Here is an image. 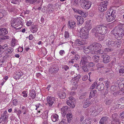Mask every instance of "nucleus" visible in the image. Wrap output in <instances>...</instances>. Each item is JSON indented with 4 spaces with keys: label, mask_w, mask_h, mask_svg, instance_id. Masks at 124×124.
Listing matches in <instances>:
<instances>
[{
    "label": "nucleus",
    "mask_w": 124,
    "mask_h": 124,
    "mask_svg": "<svg viewBox=\"0 0 124 124\" xmlns=\"http://www.w3.org/2000/svg\"><path fill=\"white\" fill-rule=\"evenodd\" d=\"M113 50L112 49H110L109 48H106L105 49V51L109 52L112 51Z\"/></svg>",
    "instance_id": "obj_64"
},
{
    "label": "nucleus",
    "mask_w": 124,
    "mask_h": 124,
    "mask_svg": "<svg viewBox=\"0 0 124 124\" xmlns=\"http://www.w3.org/2000/svg\"><path fill=\"white\" fill-rule=\"evenodd\" d=\"M80 35L79 37L82 39H85L88 38L87 33L86 32L84 28L81 29L80 32Z\"/></svg>",
    "instance_id": "obj_9"
},
{
    "label": "nucleus",
    "mask_w": 124,
    "mask_h": 124,
    "mask_svg": "<svg viewBox=\"0 0 124 124\" xmlns=\"http://www.w3.org/2000/svg\"><path fill=\"white\" fill-rule=\"evenodd\" d=\"M13 52H12L11 53H4V54H5V55L4 57V58H8L10 57L11 55H12Z\"/></svg>",
    "instance_id": "obj_43"
},
{
    "label": "nucleus",
    "mask_w": 124,
    "mask_h": 124,
    "mask_svg": "<svg viewBox=\"0 0 124 124\" xmlns=\"http://www.w3.org/2000/svg\"><path fill=\"white\" fill-rule=\"evenodd\" d=\"M51 118L53 122H55L58 120V116L57 114H55L52 116Z\"/></svg>",
    "instance_id": "obj_27"
},
{
    "label": "nucleus",
    "mask_w": 124,
    "mask_h": 124,
    "mask_svg": "<svg viewBox=\"0 0 124 124\" xmlns=\"http://www.w3.org/2000/svg\"><path fill=\"white\" fill-rule=\"evenodd\" d=\"M104 85L102 83H101L99 84H97L96 88L99 91H101L103 90L104 88Z\"/></svg>",
    "instance_id": "obj_23"
},
{
    "label": "nucleus",
    "mask_w": 124,
    "mask_h": 124,
    "mask_svg": "<svg viewBox=\"0 0 124 124\" xmlns=\"http://www.w3.org/2000/svg\"><path fill=\"white\" fill-rule=\"evenodd\" d=\"M96 84L97 82H94L92 85L90 87V89H94Z\"/></svg>",
    "instance_id": "obj_57"
},
{
    "label": "nucleus",
    "mask_w": 124,
    "mask_h": 124,
    "mask_svg": "<svg viewBox=\"0 0 124 124\" xmlns=\"http://www.w3.org/2000/svg\"><path fill=\"white\" fill-rule=\"evenodd\" d=\"M22 23L18 18H13L11 21V25L17 30H20L22 27Z\"/></svg>",
    "instance_id": "obj_2"
},
{
    "label": "nucleus",
    "mask_w": 124,
    "mask_h": 124,
    "mask_svg": "<svg viewBox=\"0 0 124 124\" xmlns=\"http://www.w3.org/2000/svg\"><path fill=\"white\" fill-rule=\"evenodd\" d=\"M80 2L81 7L84 9H88L91 6V4L89 0H80Z\"/></svg>",
    "instance_id": "obj_5"
},
{
    "label": "nucleus",
    "mask_w": 124,
    "mask_h": 124,
    "mask_svg": "<svg viewBox=\"0 0 124 124\" xmlns=\"http://www.w3.org/2000/svg\"><path fill=\"white\" fill-rule=\"evenodd\" d=\"M110 84V82L109 81H107L106 82L105 86H106L107 89L109 87Z\"/></svg>",
    "instance_id": "obj_55"
},
{
    "label": "nucleus",
    "mask_w": 124,
    "mask_h": 124,
    "mask_svg": "<svg viewBox=\"0 0 124 124\" xmlns=\"http://www.w3.org/2000/svg\"><path fill=\"white\" fill-rule=\"evenodd\" d=\"M77 21L78 22H79V23H78V25L82 24L84 22L83 18L81 16L78 17Z\"/></svg>",
    "instance_id": "obj_33"
},
{
    "label": "nucleus",
    "mask_w": 124,
    "mask_h": 124,
    "mask_svg": "<svg viewBox=\"0 0 124 124\" xmlns=\"http://www.w3.org/2000/svg\"><path fill=\"white\" fill-rule=\"evenodd\" d=\"M8 31L5 28H1L0 29V35L2 36L8 33Z\"/></svg>",
    "instance_id": "obj_18"
},
{
    "label": "nucleus",
    "mask_w": 124,
    "mask_h": 124,
    "mask_svg": "<svg viewBox=\"0 0 124 124\" xmlns=\"http://www.w3.org/2000/svg\"><path fill=\"white\" fill-rule=\"evenodd\" d=\"M101 57L103 59L102 62L104 63H106L110 61L109 56L106 54L102 55Z\"/></svg>",
    "instance_id": "obj_13"
},
{
    "label": "nucleus",
    "mask_w": 124,
    "mask_h": 124,
    "mask_svg": "<svg viewBox=\"0 0 124 124\" xmlns=\"http://www.w3.org/2000/svg\"><path fill=\"white\" fill-rule=\"evenodd\" d=\"M90 46H91V45L88 46L87 48L85 49L84 48L83 50V52L86 54H88L90 53L91 54H93L92 53L93 52V50H91V48H90V47H91Z\"/></svg>",
    "instance_id": "obj_20"
},
{
    "label": "nucleus",
    "mask_w": 124,
    "mask_h": 124,
    "mask_svg": "<svg viewBox=\"0 0 124 124\" xmlns=\"http://www.w3.org/2000/svg\"><path fill=\"white\" fill-rule=\"evenodd\" d=\"M116 83L120 89H122L123 90L124 88V79L122 78L119 79L117 81Z\"/></svg>",
    "instance_id": "obj_11"
},
{
    "label": "nucleus",
    "mask_w": 124,
    "mask_h": 124,
    "mask_svg": "<svg viewBox=\"0 0 124 124\" xmlns=\"http://www.w3.org/2000/svg\"><path fill=\"white\" fill-rule=\"evenodd\" d=\"M47 101L48 105L51 106L55 102V99L54 97H48L47 98Z\"/></svg>",
    "instance_id": "obj_12"
},
{
    "label": "nucleus",
    "mask_w": 124,
    "mask_h": 124,
    "mask_svg": "<svg viewBox=\"0 0 124 124\" xmlns=\"http://www.w3.org/2000/svg\"><path fill=\"white\" fill-rule=\"evenodd\" d=\"M112 117L113 122L115 121H118L119 120L118 116L116 114H114L112 115Z\"/></svg>",
    "instance_id": "obj_31"
},
{
    "label": "nucleus",
    "mask_w": 124,
    "mask_h": 124,
    "mask_svg": "<svg viewBox=\"0 0 124 124\" xmlns=\"http://www.w3.org/2000/svg\"><path fill=\"white\" fill-rule=\"evenodd\" d=\"M53 68L54 70L53 71H54L55 73H56V72L58 71L59 70V67H54Z\"/></svg>",
    "instance_id": "obj_62"
},
{
    "label": "nucleus",
    "mask_w": 124,
    "mask_h": 124,
    "mask_svg": "<svg viewBox=\"0 0 124 124\" xmlns=\"http://www.w3.org/2000/svg\"><path fill=\"white\" fill-rule=\"evenodd\" d=\"M80 64L82 69L85 72H88L89 71L90 69V68L88 66H87L86 64L85 63L82 64V63H80Z\"/></svg>",
    "instance_id": "obj_14"
},
{
    "label": "nucleus",
    "mask_w": 124,
    "mask_h": 124,
    "mask_svg": "<svg viewBox=\"0 0 124 124\" xmlns=\"http://www.w3.org/2000/svg\"><path fill=\"white\" fill-rule=\"evenodd\" d=\"M80 77L81 75H79L76 76H74L73 78L72 79L71 81L73 82V83L76 84L78 83Z\"/></svg>",
    "instance_id": "obj_21"
},
{
    "label": "nucleus",
    "mask_w": 124,
    "mask_h": 124,
    "mask_svg": "<svg viewBox=\"0 0 124 124\" xmlns=\"http://www.w3.org/2000/svg\"><path fill=\"white\" fill-rule=\"evenodd\" d=\"M93 54H96L97 55H104L105 54L101 50V49L97 50L96 51H94L92 53Z\"/></svg>",
    "instance_id": "obj_26"
},
{
    "label": "nucleus",
    "mask_w": 124,
    "mask_h": 124,
    "mask_svg": "<svg viewBox=\"0 0 124 124\" xmlns=\"http://www.w3.org/2000/svg\"><path fill=\"white\" fill-rule=\"evenodd\" d=\"M107 123V118L106 117H102L100 121V123L101 124H106Z\"/></svg>",
    "instance_id": "obj_24"
},
{
    "label": "nucleus",
    "mask_w": 124,
    "mask_h": 124,
    "mask_svg": "<svg viewBox=\"0 0 124 124\" xmlns=\"http://www.w3.org/2000/svg\"><path fill=\"white\" fill-rule=\"evenodd\" d=\"M0 12L2 13L3 16H5L6 14V12L3 9H0Z\"/></svg>",
    "instance_id": "obj_56"
},
{
    "label": "nucleus",
    "mask_w": 124,
    "mask_h": 124,
    "mask_svg": "<svg viewBox=\"0 0 124 124\" xmlns=\"http://www.w3.org/2000/svg\"><path fill=\"white\" fill-rule=\"evenodd\" d=\"M4 41L6 40L7 39H9L10 38V37L8 36H6L2 37Z\"/></svg>",
    "instance_id": "obj_59"
},
{
    "label": "nucleus",
    "mask_w": 124,
    "mask_h": 124,
    "mask_svg": "<svg viewBox=\"0 0 124 124\" xmlns=\"http://www.w3.org/2000/svg\"><path fill=\"white\" fill-rule=\"evenodd\" d=\"M115 10H110V11L106 12V16L107 21L109 22H112L114 21L116 17Z\"/></svg>",
    "instance_id": "obj_3"
},
{
    "label": "nucleus",
    "mask_w": 124,
    "mask_h": 124,
    "mask_svg": "<svg viewBox=\"0 0 124 124\" xmlns=\"http://www.w3.org/2000/svg\"><path fill=\"white\" fill-rule=\"evenodd\" d=\"M92 32H97L102 34H104L107 32V29L106 26L103 25H101L97 26L93 28L92 30Z\"/></svg>",
    "instance_id": "obj_1"
},
{
    "label": "nucleus",
    "mask_w": 124,
    "mask_h": 124,
    "mask_svg": "<svg viewBox=\"0 0 124 124\" xmlns=\"http://www.w3.org/2000/svg\"><path fill=\"white\" fill-rule=\"evenodd\" d=\"M95 36L97 37L98 39L100 41L104 39L103 35L102 34L99 33L97 32H94Z\"/></svg>",
    "instance_id": "obj_17"
},
{
    "label": "nucleus",
    "mask_w": 124,
    "mask_h": 124,
    "mask_svg": "<svg viewBox=\"0 0 124 124\" xmlns=\"http://www.w3.org/2000/svg\"><path fill=\"white\" fill-rule=\"evenodd\" d=\"M0 47L1 48H3L2 50L3 51V53L9 54V53H11L12 52H13V48L12 47H9L8 48L7 45V44L4 45L2 47L1 46Z\"/></svg>",
    "instance_id": "obj_6"
},
{
    "label": "nucleus",
    "mask_w": 124,
    "mask_h": 124,
    "mask_svg": "<svg viewBox=\"0 0 124 124\" xmlns=\"http://www.w3.org/2000/svg\"><path fill=\"white\" fill-rule=\"evenodd\" d=\"M75 101V99L73 97L71 96L69 97V100H67L66 103L71 108H73L75 107L74 103Z\"/></svg>",
    "instance_id": "obj_7"
},
{
    "label": "nucleus",
    "mask_w": 124,
    "mask_h": 124,
    "mask_svg": "<svg viewBox=\"0 0 124 124\" xmlns=\"http://www.w3.org/2000/svg\"><path fill=\"white\" fill-rule=\"evenodd\" d=\"M97 110H96V112L98 113H99L103 110V108L101 106L97 108Z\"/></svg>",
    "instance_id": "obj_49"
},
{
    "label": "nucleus",
    "mask_w": 124,
    "mask_h": 124,
    "mask_svg": "<svg viewBox=\"0 0 124 124\" xmlns=\"http://www.w3.org/2000/svg\"><path fill=\"white\" fill-rule=\"evenodd\" d=\"M29 96L32 99H34L36 97V93L35 90H32L30 91L29 93Z\"/></svg>",
    "instance_id": "obj_28"
},
{
    "label": "nucleus",
    "mask_w": 124,
    "mask_h": 124,
    "mask_svg": "<svg viewBox=\"0 0 124 124\" xmlns=\"http://www.w3.org/2000/svg\"><path fill=\"white\" fill-rule=\"evenodd\" d=\"M68 107L67 106L63 107L61 108V113L63 116H64L69 111Z\"/></svg>",
    "instance_id": "obj_16"
},
{
    "label": "nucleus",
    "mask_w": 124,
    "mask_h": 124,
    "mask_svg": "<svg viewBox=\"0 0 124 124\" xmlns=\"http://www.w3.org/2000/svg\"><path fill=\"white\" fill-rule=\"evenodd\" d=\"M80 58V56L79 55L77 54H76L74 58H73L74 60L76 61L78 60Z\"/></svg>",
    "instance_id": "obj_51"
},
{
    "label": "nucleus",
    "mask_w": 124,
    "mask_h": 124,
    "mask_svg": "<svg viewBox=\"0 0 124 124\" xmlns=\"http://www.w3.org/2000/svg\"><path fill=\"white\" fill-rule=\"evenodd\" d=\"M89 113H92L91 114L93 113H95L96 112V109L93 108H90L89 111Z\"/></svg>",
    "instance_id": "obj_47"
},
{
    "label": "nucleus",
    "mask_w": 124,
    "mask_h": 124,
    "mask_svg": "<svg viewBox=\"0 0 124 124\" xmlns=\"http://www.w3.org/2000/svg\"><path fill=\"white\" fill-rule=\"evenodd\" d=\"M77 13L80 14L81 15H85V13L83 11L81 10H78L77 11Z\"/></svg>",
    "instance_id": "obj_52"
},
{
    "label": "nucleus",
    "mask_w": 124,
    "mask_h": 124,
    "mask_svg": "<svg viewBox=\"0 0 124 124\" xmlns=\"http://www.w3.org/2000/svg\"><path fill=\"white\" fill-rule=\"evenodd\" d=\"M90 105V103L89 102H85L84 103L83 105V107L84 108H85L88 107Z\"/></svg>",
    "instance_id": "obj_42"
},
{
    "label": "nucleus",
    "mask_w": 124,
    "mask_h": 124,
    "mask_svg": "<svg viewBox=\"0 0 124 124\" xmlns=\"http://www.w3.org/2000/svg\"><path fill=\"white\" fill-rule=\"evenodd\" d=\"M31 30L32 32L33 33H34L37 31L38 29L36 26L32 25L31 26Z\"/></svg>",
    "instance_id": "obj_32"
},
{
    "label": "nucleus",
    "mask_w": 124,
    "mask_h": 124,
    "mask_svg": "<svg viewBox=\"0 0 124 124\" xmlns=\"http://www.w3.org/2000/svg\"><path fill=\"white\" fill-rule=\"evenodd\" d=\"M37 0H25L26 3L32 4L35 3Z\"/></svg>",
    "instance_id": "obj_35"
},
{
    "label": "nucleus",
    "mask_w": 124,
    "mask_h": 124,
    "mask_svg": "<svg viewBox=\"0 0 124 124\" xmlns=\"http://www.w3.org/2000/svg\"><path fill=\"white\" fill-rule=\"evenodd\" d=\"M68 27L72 29H74L76 26V23L74 21L68 22Z\"/></svg>",
    "instance_id": "obj_19"
},
{
    "label": "nucleus",
    "mask_w": 124,
    "mask_h": 124,
    "mask_svg": "<svg viewBox=\"0 0 124 124\" xmlns=\"http://www.w3.org/2000/svg\"><path fill=\"white\" fill-rule=\"evenodd\" d=\"M59 124H68V123H66L65 119L63 118Z\"/></svg>",
    "instance_id": "obj_54"
},
{
    "label": "nucleus",
    "mask_w": 124,
    "mask_h": 124,
    "mask_svg": "<svg viewBox=\"0 0 124 124\" xmlns=\"http://www.w3.org/2000/svg\"><path fill=\"white\" fill-rule=\"evenodd\" d=\"M124 32L123 29L120 28L115 31V29L111 31V33L115 36V38L118 40H120L122 37V34Z\"/></svg>",
    "instance_id": "obj_4"
},
{
    "label": "nucleus",
    "mask_w": 124,
    "mask_h": 124,
    "mask_svg": "<svg viewBox=\"0 0 124 124\" xmlns=\"http://www.w3.org/2000/svg\"><path fill=\"white\" fill-rule=\"evenodd\" d=\"M97 66L99 68H101L103 67V65L102 64L98 63L97 65Z\"/></svg>",
    "instance_id": "obj_58"
},
{
    "label": "nucleus",
    "mask_w": 124,
    "mask_h": 124,
    "mask_svg": "<svg viewBox=\"0 0 124 124\" xmlns=\"http://www.w3.org/2000/svg\"><path fill=\"white\" fill-rule=\"evenodd\" d=\"M96 93L97 91L95 90H93L91 91L90 93L89 99H91V98L93 97Z\"/></svg>",
    "instance_id": "obj_30"
},
{
    "label": "nucleus",
    "mask_w": 124,
    "mask_h": 124,
    "mask_svg": "<svg viewBox=\"0 0 124 124\" xmlns=\"http://www.w3.org/2000/svg\"><path fill=\"white\" fill-rule=\"evenodd\" d=\"M16 43V40L15 39H12L11 41V45L12 46H14Z\"/></svg>",
    "instance_id": "obj_45"
},
{
    "label": "nucleus",
    "mask_w": 124,
    "mask_h": 124,
    "mask_svg": "<svg viewBox=\"0 0 124 124\" xmlns=\"http://www.w3.org/2000/svg\"><path fill=\"white\" fill-rule=\"evenodd\" d=\"M108 2V1H106L102 2L100 4V6L101 7H107Z\"/></svg>",
    "instance_id": "obj_36"
},
{
    "label": "nucleus",
    "mask_w": 124,
    "mask_h": 124,
    "mask_svg": "<svg viewBox=\"0 0 124 124\" xmlns=\"http://www.w3.org/2000/svg\"><path fill=\"white\" fill-rule=\"evenodd\" d=\"M112 100L108 99L105 101V103L107 105H110L112 104Z\"/></svg>",
    "instance_id": "obj_37"
},
{
    "label": "nucleus",
    "mask_w": 124,
    "mask_h": 124,
    "mask_svg": "<svg viewBox=\"0 0 124 124\" xmlns=\"http://www.w3.org/2000/svg\"><path fill=\"white\" fill-rule=\"evenodd\" d=\"M101 45L99 43H95L91 45V50H93V51H96L98 49L101 47Z\"/></svg>",
    "instance_id": "obj_8"
},
{
    "label": "nucleus",
    "mask_w": 124,
    "mask_h": 124,
    "mask_svg": "<svg viewBox=\"0 0 124 124\" xmlns=\"http://www.w3.org/2000/svg\"><path fill=\"white\" fill-rule=\"evenodd\" d=\"M119 103H120V105H123L124 104V97H123L121 98L119 101Z\"/></svg>",
    "instance_id": "obj_48"
},
{
    "label": "nucleus",
    "mask_w": 124,
    "mask_h": 124,
    "mask_svg": "<svg viewBox=\"0 0 124 124\" xmlns=\"http://www.w3.org/2000/svg\"><path fill=\"white\" fill-rule=\"evenodd\" d=\"M54 10L53 5L51 4H48L47 7V11H48L49 12H50L53 11Z\"/></svg>",
    "instance_id": "obj_29"
},
{
    "label": "nucleus",
    "mask_w": 124,
    "mask_h": 124,
    "mask_svg": "<svg viewBox=\"0 0 124 124\" xmlns=\"http://www.w3.org/2000/svg\"><path fill=\"white\" fill-rule=\"evenodd\" d=\"M91 60V58L90 56H84L82 57L80 63L82 64L85 63L89 62Z\"/></svg>",
    "instance_id": "obj_10"
},
{
    "label": "nucleus",
    "mask_w": 124,
    "mask_h": 124,
    "mask_svg": "<svg viewBox=\"0 0 124 124\" xmlns=\"http://www.w3.org/2000/svg\"><path fill=\"white\" fill-rule=\"evenodd\" d=\"M64 36L65 38L67 39L69 37V33L67 31H65V32Z\"/></svg>",
    "instance_id": "obj_53"
},
{
    "label": "nucleus",
    "mask_w": 124,
    "mask_h": 124,
    "mask_svg": "<svg viewBox=\"0 0 124 124\" xmlns=\"http://www.w3.org/2000/svg\"><path fill=\"white\" fill-rule=\"evenodd\" d=\"M66 117L67 119V122L69 123H71L72 120V114H71L69 113L67 114L66 115Z\"/></svg>",
    "instance_id": "obj_25"
},
{
    "label": "nucleus",
    "mask_w": 124,
    "mask_h": 124,
    "mask_svg": "<svg viewBox=\"0 0 124 124\" xmlns=\"http://www.w3.org/2000/svg\"><path fill=\"white\" fill-rule=\"evenodd\" d=\"M78 0H74L73 5H77L78 4Z\"/></svg>",
    "instance_id": "obj_60"
},
{
    "label": "nucleus",
    "mask_w": 124,
    "mask_h": 124,
    "mask_svg": "<svg viewBox=\"0 0 124 124\" xmlns=\"http://www.w3.org/2000/svg\"><path fill=\"white\" fill-rule=\"evenodd\" d=\"M75 44L77 46H79L86 44V42L84 40H79V39L76 40L75 42Z\"/></svg>",
    "instance_id": "obj_15"
},
{
    "label": "nucleus",
    "mask_w": 124,
    "mask_h": 124,
    "mask_svg": "<svg viewBox=\"0 0 124 124\" xmlns=\"http://www.w3.org/2000/svg\"><path fill=\"white\" fill-rule=\"evenodd\" d=\"M116 42H115V46L116 47L118 48L120 47L121 45V41L120 40H118Z\"/></svg>",
    "instance_id": "obj_38"
},
{
    "label": "nucleus",
    "mask_w": 124,
    "mask_h": 124,
    "mask_svg": "<svg viewBox=\"0 0 124 124\" xmlns=\"http://www.w3.org/2000/svg\"><path fill=\"white\" fill-rule=\"evenodd\" d=\"M95 63L93 62H90L88 64V66L89 67H93L95 66Z\"/></svg>",
    "instance_id": "obj_50"
},
{
    "label": "nucleus",
    "mask_w": 124,
    "mask_h": 124,
    "mask_svg": "<svg viewBox=\"0 0 124 124\" xmlns=\"http://www.w3.org/2000/svg\"><path fill=\"white\" fill-rule=\"evenodd\" d=\"M25 91H23L22 92V93L23 94V96L24 97H26L27 96V93Z\"/></svg>",
    "instance_id": "obj_63"
},
{
    "label": "nucleus",
    "mask_w": 124,
    "mask_h": 124,
    "mask_svg": "<svg viewBox=\"0 0 124 124\" xmlns=\"http://www.w3.org/2000/svg\"><path fill=\"white\" fill-rule=\"evenodd\" d=\"M87 93L85 92L83 93L82 95L79 97V99H83L85 97L87 96Z\"/></svg>",
    "instance_id": "obj_41"
},
{
    "label": "nucleus",
    "mask_w": 124,
    "mask_h": 124,
    "mask_svg": "<svg viewBox=\"0 0 124 124\" xmlns=\"http://www.w3.org/2000/svg\"><path fill=\"white\" fill-rule=\"evenodd\" d=\"M92 59L94 62H99L100 60V57L98 56L95 55L93 57Z\"/></svg>",
    "instance_id": "obj_34"
},
{
    "label": "nucleus",
    "mask_w": 124,
    "mask_h": 124,
    "mask_svg": "<svg viewBox=\"0 0 124 124\" xmlns=\"http://www.w3.org/2000/svg\"><path fill=\"white\" fill-rule=\"evenodd\" d=\"M23 74L22 73H21L20 72H19L17 73V74L16 75V76L15 77V78L17 79H18L20 78L21 77V76Z\"/></svg>",
    "instance_id": "obj_39"
},
{
    "label": "nucleus",
    "mask_w": 124,
    "mask_h": 124,
    "mask_svg": "<svg viewBox=\"0 0 124 124\" xmlns=\"http://www.w3.org/2000/svg\"><path fill=\"white\" fill-rule=\"evenodd\" d=\"M58 94L59 97L61 99H64L66 97V94L65 92L63 91H60Z\"/></svg>",
    "instance_id": "obj_22"
},
{
    "label": "nucleus",
    "mask_w": 124,
    "mask_h": 124,
    "mask_svg": "<svg viewBox=\"0 0 124 124\" xmlns=\"http://www.w3.org/2000/svg\"><path fill=\"white\" fill-rule=\"evenodd\" d=\"M66 71L67 70L69 69V67L67 65H65L62 67Z\"/></svg>",
    "instance_id": "obj_61"
},
{
    "label": "nucleus",
    "mask_w": 124,
    "mask_h": 124,
    "mask_svg": "<svg viewBox=\"0 0 124 124\" xmlns=\"http://www.w3.org/2000/svg\"><path fill=\"white\" fill-rule=\"evenodd\" d=\"M117 88V86L114 85L112 86L110 88V90L111 92H115L116 91Z\"/></svg>",
    "instance_id": "obj_44"
},
{
    "label": "nucleus",
    "mask_w": 124,
    "mask_h": 124,
    "mask_svg": "<svg viewBox=\"0 0 124 124\" xmlns=\"http://www.w3.org/2000/svg\"><path fill=\"white\" fill-rule=\"evenodd\" d=\"M99 9L100 11L102 12V11H103L104 10H106L107 9V7H101L100 6V7H99Z\"/></svg>",
    "instance_id": "obj_46"
},
{
    "label": "nucleus",
    "mask_w": 124,
    "mask_h": 124,
    "mask_svg": "<svg viewBox=\"0 0 124 124\" xmlns=\"http://www.w3.org/2000/svg\"><path fill=\"white\" fill-rule=\"evenodd\" d=\"M45 7L42 4L40 5V7L38 8V9L39 10H41L43 12L45 10Z\"/></svg>",
    "instance_id": "obj_40"
}]
</instances>
